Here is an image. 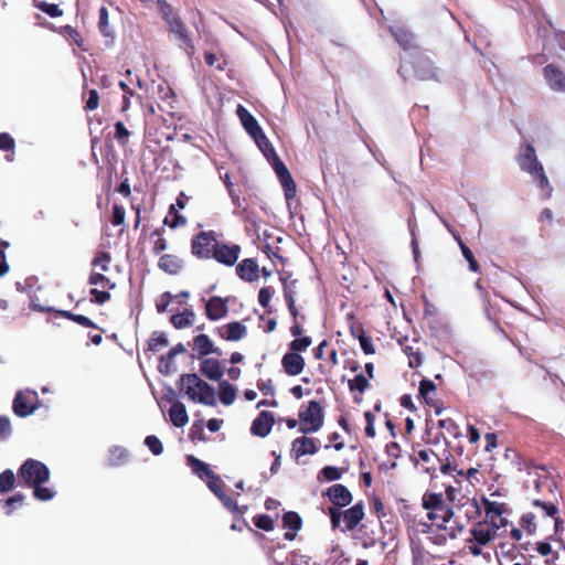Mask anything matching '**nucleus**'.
<instances>
[{"label":"nucleus","mask_w":565,"mask_h":565,"mask_svg":"<svg viewBox=\"0 0 565 565\" xmlns=\"http://www.w3.org/2000/svg\"><path fill=\"white\" fill-rule=\"evenodd\" d=\"M218 177L223 181L228 195L232 199V202L235 206H241L239 195L236 193L234 183L231 181V177L228 172H222V168H217Z\"/></svg>","instance_id":"34"},{"label":"nucleus","mask_w":565,"mask_h":565,"mask_svg":"<svg viewBox=\"0 0 565 565\" xmlns=\"http://www.w3.org/2000/svg\"><path fill=\"white\" fill-rule=\"evenodd\" d=\"M129 461V451L121 446H111L108 449V463L114 467L124 466Z\"/></svg>","instance_id":"30"},{"label":"nucleus","mask_w":565,"mask_h":565,"mask_svg":"<svg viewBox=\"0 0 565 565\" xmlns=\"http://www.w3.org/2000/svg\"><path fill=\"white\" fill-rule=\"evenodd\" d=\"M61 316L70 319V320H73L74 322L83 326V327H86V328H96L95 323L87 317L85 316H82V315H75V313H72L70 311H65V310H60L57 311Z\"/></svg>","instance_id":"43"},{"label":"nucleus","mask_w":565,"mask_h":565,"mask_svg":"<svg viewBox=\"0 0 565 565\" xmlns=\"http://www.w3.org/2000/svg\"><path fill=\"white\" fill-rule=\"evenodd\" d=\"M544 78L552 90L565 93V74L555 65L544 67Z\"/></svg>","instance_id":"16"},{"label":"nucleus","mask_w":565,"mask_h":565,"mask_svg":"<svg viewBox=\"0 0 565 565\" xmlns=\"http://www.w3.org/2000/svg\"><path fill=\"white\" fill-rule=\"evenodd\" d=\"M246 327L238 321L230 322L218 329V335L227 341H238L246 334Z\"/></svg>","instance_id":"24"},{"label":"nucleus","mask_w":565,"mask_h":565,"mask_svg":"<svg viewBox=\"0 0 565 565\" xmlns=\"http://www.w3.org/2000/svg\"><path fill=\"white\" fill-rule=\"evenodd\" d=\"M281 365L288 375L295 376L303 371L306 362L299 353L287 351L281 359Z\"/></svg>","instance_id":"18"},{"label":"nucleus","mask_w":565,"mask_h":565,"mask_svg":"<svg viewBox=\"0 0 565 565\" xmlns=\"http://www.w3.org/2000/svg\"><path fill=\"white\" fill-rule=\"evenodd\" d=\"M186 465L190 467L191 472L199 479L204 481L210 490H212V468L209 463L198 459L193 455L185 457Z\"/></svg>","instance_id":"13"},{"label":"nucleus","mask_w":565,"mask_h":565,"mask_svg":"<svg viewBox=\"0 0 565 565\" xmlns=\"http://www.w3.org/2000/svg\"><path fill=\"white\" fill-rule=\"evenodd\" d=\"M280 182V185L284 190V195L287 201L288 206L290 205V201L295 199L297 186L296 182L292 179L291 173L287 169L286 164L280 160L276 159L275 166L271 167Z\"/></svg>","instance_id":"9"},{"label":"nucleus","mask_w":565,"mask_h":565,"mask_svg":"<svg viewBox=\"0 0 565 565\" xmlns=\"http://www.w3.org/2000/svg\"><path fill=\"white\" fill-rule=\"evenodd\" d=\"M273 295H274V290L271 287H263L258 291V302L269 313L273 311L271 308L269 307V302H270Z\"/></svg>","instance_id":"48"},{"label":"nucleus","mask_w":565,"mask_h":565,"mask_svg":"<svg viewBox=\"0 0 565 565\" xmlns=\"http://www.w3.org/2000/svg\"><path fill=\"white\" fill-rule=\"evenodd\" d=\"M326 495L335 505V508H343L352 502V494L349 489L341 483H337L327 489Z\"/></svg>","instance_id":"15"},{"label":"nucleus","mask_w":565,"mask_h":565,"mask_svg":"<svg viewBox=\"0 0 565 565\" xmlns=\"http://www.w3.org/2000/svg\"><path fill=\"white\" fill-rule=\"evenodd\" d=\"M89 284L93 286H99L104 289H113L115 287V284L100 273H93L89 277Z\"/></svg>","instance_id":"47"},{"label":"nucleus","mask_w":565,"mask_h":565,"mask_svg":"<svg viewBox=\"0 0 565 565\" xmlns=\"http://www.w3.org/2000/svg\"><path fill=\"white\" fill-rule=\"evenodd\" d=\"M236 114L244 129L252 137V139L264 132L257 119L244 106L238 105Z\"/></svg>","instance_id":"17"},{"label":"nucleus","mask_w":565,"mask_h":565,"mask_svg":"<svg viewBox=\"0 0 565 565\" xmlns=\"http://www.w3.org/2000/svg\"><path fill=\"white\" fill-rule=\"evenodd\" d=\"M41 407L39 395L33 390L19 391L13 399L12 409L19 417H28L35 413Z\"/></svg>","instance_id":"6"},{"label":"nucleus","mask_w":565,"mask_h":565,"mask_svg":"<svg viewBox=\"0 0 565 565\" xmlns=\"http://www.w3.org/2000/svg\"><path fill=\"white\" fill-rule=\"evenodd\" d=\"M259 150L263 152L269 164L273 167L275 166L276 159H280L273 147L271 142L268 140V138L265 136V134H260L256 138L253 139Z\"/></svg>","instance_id":"27"},{"label":"nucleus","mask_w":565,"mask_h":565,"mask_svg":"<svg viewBox=\"0 0 565 565\" xmlns=\"http://www.w3.org/2000/svg\"><path fill=\"white\" fill-rule=\"evenodd\" d=\"M406 67L411 71L413 68L414 75L420 81H439L438 71L434 66L431 60L420 52L408 58Z\"/></svg>","instance_id":"8"},{"label":"nucleus","mask_w":565,"mask_h":565,"mask_svg":"<svg viewBox=\"0 0 565 565\" xmlns=\"http://www.w3.org/2000/svg\"><path fill=\"white\" fill-rule=\"evenodd\" d=\"M343 470L335 466H326L318 473V480L337 481L342 478Z\"/></svg>","instance_id":"37"},{"label":"nucleus","mask_w":565,"mask_h":565,"mask_svg":"<svg viewBox=\"0 0 565 565\" xmlns=\"http://www.w3.org/2000/svg\"><path fill=\"white\" fill-rule=\"evenodd\" d=\"M499 529L498 522L492 520L490 521V527L486 529L481 523H478L470 529V533L475 543L478 545H487L495 537Z\"/></svg>","instance_id":"14"},{"label":"nucleus","mask_w":565,"mask_h":565,"mask_svg":"<svg viewBox=\"0 0 565 565\" xmlns=\"http://www.w3.org/2000/svg\"><path fill=\"white\" fill-rule=\"evenodd\" d=\"M444 503L443 494L436 492H426L423 495L422 505L425 510H437Z\"/></svg>","instance_id":"36"},{"label":"nucleus","mask_w":565,"mask_h":565,"mask_svg":"<svg viewBox=\"0 0 565 565\" xmlns=\"http://www.w3.org/2000/svg\"><path fill=\"white\" fill-rule=\"evenodd\" d=\"M145 444L147 445L149 450L156 456L161 455L163 451L162 444L156 436L146 437Z\"/></svg>","instance_id":"56"},{"label":"nucleus","mask_w":565,"mask_h":565,"mask_svg":"<svg viewBox=\"0 0 565 565\" xmlns=\"http://www.w3.org/2000/svg\"><path fill=\"white\" fill-rule=\"evenodd\" d=\"M181 390L194 403L212 405V386L198 374H184L180 379Z\"/></svg>","instance_id":"3"},{"label":"nucleus","mask_w":565,"mask_h":565,"mask_svg":"<svg viewBox=\"0 0 565 565\" xmlns=\"http://www.w3.org/2000/svg\"><path fill=\"white\" fill-rule=\"evenodd\" d=\"M352 334L359 339L361 349L365 354L369 355V354L375 353V348H374L373 341H372L371 337L365 334L363 329L360 330L359 334L355 333L354 330H352Z\"/></svg>","instance_id":"39"},{"label":"nucleus","mask_w":565,"mask_h":565,"mask_svg":"<svg viewBox=\"0 0 565 565\" xmlns=\"http://www.w3.org/2000/svg\"><path fill=\"white\" fill-rule=\"evenodd\" d=\"M15 146L14 139L7 132L0 134V150H13Z\"/></svg>","instance_id":"62"},{"label":"nucleus","mask_w":565,"mask_h":565,"mask_svg":"<svg viewBox=\"0 0 565 565\" xmlns=\"http://www.w3.org/2000/svg\"><path fill=\"white\" fill-rule=\"evenodd\" d=\"M516 162L520 169L527 173L541 190L542 196L550 199L553 193V186L548 181L542 162L537 159L536 150L532 143L524 142L521 145L516 156Z\"/></svg>","instance_id":"2"},{"label":"nucleus","mask_w":565,"mask_h":565,"mask_svg":"<svg viewBox=\"0 0 565 565\" xmlns=\"http://www.w3.org/2000/svg\"><path fill=\"white\" fill-rule=\"evenodd\" d=\"M15 482V476L11 469H7L0 475V493L10 491Z\"/></svg>","instance_id":"42"},{"label":"nucleus","mask_w":565,"mask_h":565,"mask_svg":"<svg viewBox=\"0 0 565 565\" xmlns=\"http://www.w3.org/2000/svg\"><path fill=\"white\" fill-rule=\"evenodd\" d=\"M226 312L227 307L225 301L222 298L214 296V321L224 317Z\"/></svg>","instance_id":"59"},{"label":"nucleus","mask_w":565,"mask_h":565,"mask_svg":"<svg viewBox=\"0 0 565 565\" xmlns=\"http://www.w3.org/2000/svg\"><path fill=\"white\" fill-rule=\"evenodd\" d=\"M127 78L119 81L120 88L129 94L130 96L134 95L132 86H138L139 88H142V81L139 78V76L134 75L130 70H127Z\"/></svg>","instance_id":"35"},{"label":"nucleus","mask_w":565,"mask_h":565,"mask_svg":"<svg viewBox=\"0 0 565 565\" xmlns=\"http://www.w3.org/2000/svg\"><path fill=\"white\" fill-rule=\"evenodd\" d=\"M291 451L296 458H299L305 455H315L318 451V447L313 438L302 436L292 441Z\"/></svg>","instance_id":"25"},{"label":"nucleus","mask_w":565,"mask_h":565,"mask_svg":"<svg viewBox=\"0 0 565 565\" xmlns=\"http://www.w3.org/2000/svg\"><path fill=\"white\" fill-rule=\"evenodd\" d=\"M300 427L299 433L312 434L321 429L323 426L324 412L318 401H310L305 411L299 414Z\"/></svg>","instance_id":"5"},{"label":"nucleus","mask_w":565,"mask_h":565,"mask_svg":"<svg viewBox=\"0 0 565 565\" xmlns=\"http://www.w3.org/2000/svg\"><path fill=\"white\" fill-rule=\"evenodd\" d=\"M482 505L487 518H490L491 521L494 520L495 516H502L503 513L507 511V507L504 503L491 501L486 497L482 498Z\"/></svg>","instance_id":"32"},{"label":"nucleus","mask_w":565,"mask_h":565,"mask_svg":"<svg viewBox=\"0 0 565 565\" xmlns=\"http://www.w3.org/2000/svg\"><path fill=\"white\" fill-rule=\"evenodd\" d=\"M110 256L107 253L97 255L93 260V266L99 268L103 271H107L109 268Z\"/></svg>","instance_id":"58"},{"label":"nucleus","mask_w":565,"mask_h":565,"mask_svg":"<svg viewBox=\"0 0 565 565\" xmlns=\"http://www.w3.org/2000/svg\"><path fill=\"white\" fill-rule=\"evenodd\" d=\"M168 343V338L163 332H154L149 341V349L157 352L161 348L167 347Z\"/></svg>","instance_id":"45"},{"label":"nucleus","mask_w":565,"mask_h":565,"mask_svg":"<svg viewBox=\"0 0 565 565\" xmlns=\"http://www.w3.org/2000/svg\"><path fill=\"white\" fill-rule=\"evenodd\" d=\"M415 227H416V225H415V222L413 221V218H408V228H409V233L412 236L411 246H412L414 260L417 263L418 258L420 256V252H419V246H418V242H417L416 234H415Z\"/></svg>","instance_id":"52"},{"label":"nucleus","mask_w":565,"mask_h":565,"mask_svg":"<svg viewBox=\"0 0 565 565\" xmlns=\"http://www.w3.org/2000/svg\"><path fill=\"white\" fill-rule=\"evenodd\" d=\"M98 26H99V30L103 33V35H105V36H111L113 35L111 29L109 28L108 11H107V9L105 7H102L99 9Z\"/></svg>","instance_id":"46"},{"label":"nucleus","mask_w":565,"mask_h":565,"mask_svg":"<svg viewBox=\"0 0 565 565\" xmlns=\"http://www.w3.org/2000/svg\"><path fill=\"white\" fill-rule=\"evenodd\" d=\"M19 476L26 487L33 489V497L36 500L51 501L56 497L54 488L44 486L50 480L51 471L42 461L25 460L19 469Z\"/></svg>","instance_id":"1"},{"label":"nucleus","mask_w":565,"mask_h":565,"mask_svg":"<svg viewBox=\"0 0 565 565\" xmlns=\"http://www.w3.org/2000/svg\"><path fill=\"white\" fill-rule=\"evenodd\" d=\"M364 518V504L362 501L355 503L343 512L345 529L342 531H352Z\"/></svg>","instance_id":"22"},{"label":"nucleus","mask_w":565,"mask_h":565,"mask_svg":"<svg viewBox=\"0 0 565 565\" xmlns=\"http://www.w3.org/2000/svg\"><path fill=\"white\" fill-rule=\"evenodd\" d=\"M312 343V340L310 337H299L292 340L289 344V351L299 353L302 351H306Z\"/></svg>","instance_id":"44"},{"label":"nucleus","mask_w":565,"mask_h":565,"mask_svg":"<svg viewBox=\"0 0 565 565\" xmlns=\"http://www.w3.org/2000/svg\"><path fill=\"white\" fill-rule=\"evenodd\" d=\"M125 222V209L118 204L113 206V220L111 223L115 226H119Z\"/></svg>","instance_id":"61"},{"label":"nucleus","mask_w":565,"mask_h":565,"mask_svg":"<svg viewBox=\"0 0 565 565\" xmlns=\"http://www.w3.org/2000/svg\"><path fill=\"white\" fill-rule=\"evenodd\" d=\"M218 477L214 475V495L223 503V505L231 512L233 515L243 516L247 511V507H239L235 500L225 494L222 488L217 484Z\"/></svg>","instance_id":"19"},{"label":"nucleus","mask_w":565,"mask_h":565,"mask_svg":"<svg viewBox=\"0 0 565 565\" xmlns=\"http://www.w3.org/2000/svg\"><path fill=\"white\" fill-rule=\"evenodd\" d=\"M437 512L439 513V519H441L444 523L449 522L455 515L452 508L446 505L445 503H443L441 507L437 509Z\"/></svg>","instance_id":"64"},{"label":"nucleus","mask_w":565,"mask_h":565,"mask_svg":"<svg viewBox=\"0 0 565 565\" xmlns=\"http://www.w3.org/2000/svg\"><path fill=\"white\" fill-rule=\"evenodd\" d=\"M218 398L222 404L228 406L232 405L236 398L237 390L227 381H223L218 384Z\"/></svg>","instance_id":"31"},{"label":"nucleus","mask_w":565,"mask_h":565,"mask_svg":"<svg viewBox=\"0 0 565 565\" xmlns=\"http://www.w3.org/2000/svg\"><path fill=\"white\" fill-rule=\"evenodd\" d=\"M275 424L274 413L269 411H262L257 417L252 422L250 433L254 436L265 438L271 431Z\"/></svg>","instance_id":"12"},{"label":"nucleus","mask_w":565,"mask_h":565,"mask_svg":"<svg viewBox=\"0 0 565 565\" xmlns=\"http://www.w3.org/2000/svg\"><path fill=\"white\" fill-rule=\"evenodd\" d=\"M164 18L170 25V31L173 34L174 40L179 42L181 47L186 49L190 45V41L183 23L179 20L178 17L173 14H168L164 12Z\"/></svg>","instance_id":"21"},{"label":"nucleus","mask_w":565,"mask_h":565,"mask_svg":"<svg viewBox=\"0 0 565 565\" xmlns=\"http://www.w3.org/2000/svg\"><path fill=\"white\" fill-rule=\"evenodd\" d=\"M435 391H436V385L431 380L423 379L419 382L418 393H419V396L426 401V403H428L427 395Z\"/></svg>","instance_id":"55"},{"label":"nucleus","mask_w":565,"mask_h":565,"mask_svg":"<svg viewBox=\"0 0 565 565\" xmlns=\"http://www.w3.org/2000/svg\"><path fill=\"white\" fill-rule=\"evenodd\" d=\"M34 7L49 14L51 18H57L63 14V11L57 4L47 3L45 1L34 0Z\"/></svg>","instance_id":"40"},{"label":"nucleus","mask_w":565,"mask_h":565,"mask_svg":"<svg viewBox=\"0 0 565 565\" xmlns=\"http://www.w3.org/2000/svg\"><path fill=\"white\" fill-rule=\"evenodd\" d=\"M254 524L256 527L267 531V532L271 531L274 529V521L267 514H257L254 518Z\"/></svg>","instance_id":"51"},{"label":"nucleus","mask_w":565,"mask_h":565,"mask_svg":"<svg viewBox=\"0 0 565 565\" xmlns=\"http://www.w3.org/2000/svg\"><path fill=\"white\" fill-rule=\"evenodd\" d=\"M193 358L201 361L200 371L209 379L212 380V362L206 358L212 353V341L206 334H199L193 339L192 343Z\"/></svg>","instance_id":"7"},{"label":"nucleus","mask_w":565,"mask_h":565,"mask_svg":"<svg viewBox=\"0 0 565 565\" xmlns=\"http://www.w3.org/2000/svg\"><path fill=\"white\" fill-rule=\"evenodd\" d=\"M390 32L404 51V55L401 57L402 64L398 68V74L403 79H406L409 77V70L406 67V62H408V58H413V55L420 52V49L417 45L416 36L406 28L390 26Z\"/></svg>","instance_id":"4"},{"label":"nucleus","mask_w":565,"mask_h":565,"mask_svg":"<svg viewBox=\"0 0 565 565\" xmlns=\"http://www.w3.org/2000/svg\"><path fill=\"white\" fill-rule=\"evenodd\" d=\"M190 437L192 441H205L207 438L204 435V425L202 422H194L191 430H190Z\"/></svg>","instance_id":"53"},{"label":"nucleus","mask_w":565,"mask_h":565,"mask_svg":"<svg viewBox=\"0 0 565 565\" xmlns=\"http://www.w3.org/2000/svg\"><path fill=\"white\" fill-rule=\"evenodd\" d=\"M115 137L122 145L127 142L129 131L121 121H118L115 125Z\"/></svg>","instance_id":"60"},{"label":"nucleus","mask_w":565,"mask_h":565,"mask_svg":"<svg viewBox=\"0 0 565 565\" xmlns=\"http://www.w3.org/2000/svg\"><path fill=\"white\" fill-rule=\"evenodd\" d=\"M532 504L534 507L541 508L546 516H551L553 519L557 516L558 508L552 502H545L540 499H535L532 501Z\"/></svg>","instance_id":"49"},{"label":"nucleus","mask_w":565,"mask_h":565,"mask_svg":"<svg viewBox=\"0 0 565 565\" xmlns=\"http://www.w3.org/2000/svg\"><path fill=\"white\" fill-rule=\"evenodd\" d=\"M152 236H157V238L153 241V247L152 250L154 254H160L163 250L167 249V241L160 235L158 231L153 232Z\"/></svg>","instance_id":"63"},{"label":"nucleus","mask_w":565,"mask_h":565,"mask_svg":"<svg viewBox=\"0 0 565 565\" xmlns=\"http://www.w3.org/2000/svg\"><path fill=\"white\" fill-rule=\"evenodd\" d=\"M369 385L367 379L362 373L356 374L354 379L349 381L350 391H358L360 394H363L367 390Z\"/></svg>","instance_id":"41"},{"label":"nucleus","mask_w":565,"mask_h":565,"mask_svg":"<svg viewBox=\"0 0 565 565\" xmlns=\"http://www.w3.org/2000/svg\"><path fill=\"white\" fill-rule=\"evenodd\" d=\"M185 352V347L182 343H179L174 345L170 351L168 352L167 356H162L160 364H159V371L162 374L169 375L173 372H175V364L174 359L179 354H182Z\"/></svg>","instance_id":"26"},{"label":"nucleus","mask_w":565,"mask_h":565,"mask_svg":"<svg viewBox=\"0 0 565 565\" xmlns=\"http://www.w3.org/2000/svg\"><path fill=\"white\" fill-rule=\"evenodd\" d=\"M535 515L533 513H525L521 516L520 525L524 529L527 534L532 535L535 533L536 525L534 523Z\"/></svg>","instance_id":"54"},{"label":"nucleus","mask_w":565,"mask_h":565,"mask_svg":"<svg viewBox=\"0 0 565 565\" xmlns=\"http://www.w3.org/2000/svg\"><path fill=\"white\" fill-rule=\"evenodd\" d=\"M282 524L285 529H288L284 535L285 540L294 541L296 533L302 526V519L297 512L288 511L282 515Z\"/></svg>","instance_id":"23"},{"label":"nucleus","mask_w":565,"mask_h":565,"mask_svg":"<svg viewBox=\"0 0 565 565\" xmlns=\"http://www.w3.org/2000/svg\"><path fill=\"white\" fill-rule=\"evenodd\" d=\"M169 213L173 215V217L171 221H169L168 217H166L164 223L168 224L171 228H177L179 226L185 225L186 218L175 211V205L172 204L170 206Z\"/></svg>","instance_id":"50"},{"label":"nucleus","mask_w":565,"mask_h":565,"mask_svg":"<svg viewBox=\"0 0 565 565\" xmlns=\"http://www.w3.org/2000/svg\"><path fill=\"white\" fill-rule=\"evenodd\" d=\"M194 320V312L192 310L185 309L183 312L175 313L171 316V323L175 329H184L190 327Z\"/></svg>","instance_id":"33"},{"label":"nucleus","mask_w":565,"mask_h":565,"mask_svg":"<svg viewBox=\"0 0 565 565\" xmlns=\"http://www.w3.org/2000/svg\"><path fill=\"white\" fill-rule=\"evenodd\" d=\"M258 273L259 267L254 258H245L236 266V274L244 281H256L258 279Z\"/></svg>","instance_id":"20"},{"label":"nucleus","mask_w":565,"mask_h":565,"mask_svg":"<svg viewBox=\"0 0 565 565\" xmlns=\"http://www.w3.org/2000/svg\"><path fill=\"white\" fill-rule=\"evenodd\" d=\"M241 246L226 244L214 238V260L225 266H234L241 254Z\"/></svg>","instance_id":"10"},{"label":"nucleus","mask_w":565,"mask_h":565,"mask_svg":"<svg viewBox=\"0 0 565 565\" xmlns=\"http://www.w3.org/2000/svg\"><path fill=\"white\" fill-rule=\"evenodd\" d=\"M169 418L175 427H183L189 422L185 406L181 402H175L169 409Z\"/></svg>","instance_id":"28"},{"label":"nucleus","mask_w":565,"mask_h":565,"mask_svg":"<svg viewBox=\"0 0 565 565\" xmlns=\"http://www.w3.org/2000/svg\"><path fill=\"white\" fill-rule=\"evenodd\" d=\"M158 266L163 271L175 275L182 269V260L175 255L166 254L160 257Z\"/></svg>","instance_id":"29"},{"label":"nucleus","mask_w":565,"mask_h":565,"mask_svg":"<svg viewBox=\"0 0 565 565\" xmlns=\"http://www.w3.org/2000/svg\"><path fill=\"white\" fill-rule=\"evenodd\" d=\"M191 253L199 259L212 257V232L201 231L192 237Z\"/></svg>","instance_id":"11"},{"label":"nucleus","mask_w":565,"mask_h":565,"mask_svg":"<svg viewBox=\"0 0 565 565\" xmlns=\"http://www.w3.org/2000/svg\"><path fill=\"white\" fill-rule=\"evenodd\" d=\"M456 239L458 241V244L460 246V250H461L463 258L469 264V269L473 273H478L480 269V266H479L477 259L475 258L472 250L462 242V239L459 236L456 237Z\"/></svg>","instance_id":"38"},{"label":"nucleus","mask_w":565,"mask_h":565,"mask_svg":"<svg viewBox=\"0 0 565 565\" xmlns=\"http://www.w3.org/2000/svg\"><path fill=\"white\" fill-rule=\"evenodd\" d=\"M172 302L174 296L171 292L162 294L156 305L158 312H164Z\"/></svg>","instance_id":"57"}]
</instances>
